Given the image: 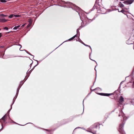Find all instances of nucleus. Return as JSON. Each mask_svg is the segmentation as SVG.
Wrapping results in <instances>:
<instances>
[{"label":"nucleus","instance_id":"4d7b16f0","mask_svg":"<svg viewBox=\"0 0 134 134\" xmlns=\"http://www.w3.org/2000/svg\"><path fill=\"white\" fill-rule=\"evenodd\" d=\"M83 129V130H85V129Z\"/></svg>","mask_w":134,"mask_h":134},{"label":"nucleus","instance_id":"7c9ffc66","mask_svg":"<svg viewBox=\"0 0 134 134\" xmlns=\"http://www.w3.org/2000/svg\"><path fill=\"white\" fill-rule=\"evenodd\" d=\"M1 124H2V128L0 130V131L2 130L3 128V124H2V123H1Z\"/></svg>","mask_w":134,"mask_h":134},{"label":"nucleus","instance_id":"f8f14e48","mask_svg":"<svg viewBox=\"0 0 134 134\" xmlns=\"http://www.w3.org/2000/svg\"><path fill=\"white\" fill-rule=\"evenodd\" d=\"M17 97V96H16V94L15 97L13 99V103H12V104L11 105H12L13 104Z\"/></svg>","mask_w":134,"mask_h":134},{"label":"nucleus","instance_id":"6e6552de","mask_svg":"<svg viewBox=\"0 0 134 134\" xmlns=\"http://www.w3.org/2000/svg\"><path fill=\"white\" fill-rule=\"evenodd\" d=\"M23 83H23L22 84V85H19V87L17 89V91H16V96H18V93L19 92V91L20 89V88H21V87L22 85L23 84Z\"/></svg>","mask_w":134,"mask_h":134},{"label":"nucleus","instance_id":"09e8293b","mask_svg":"<svg viewBox=\"0 0 134 134\" xmlns=\"http://www.w3.org/2000/svg\"><path fill=\"white\" fill-rule=\"evenodd\" d=\"M90 59H91V60H93V61H94L96 63H97V62H96V61H95V60H92V59H91L90 58Z\"/></svg>","mask_w":134,"mask_h":134},{"label":"nucleus","instance_id":"aec40b11","mask_svg":"<svg viewBox=\"0 0 134 134\" xmlns=\"http://www.w3.org/2000/svg\"><path fill=\"white\" fill-rule=\"evenodd\" d=\"M13 16L14 15L13 14H11L9 16L8 18H12L13 17Z\"/></svg>","mask_w":134,"mask_h":134},{"label":"nucleus","instance_id":"3c124183","mask_svg":"<svg viewBox=\"0 0 134 134\" xmlns=\"http://www.w3.org/2000/svg\"><path fill=\"white\" fill-rule=\"evenodd\" d=\"M8 116V118L11 120V119L9 117V116Z\"/></svg>","mask_w":134,"mask_h":134},{"label":"nucleus","instance_id":"864d4df0","mask_svg":"<svg viewBox=\"0 0 134 134\" xmlns=\"http://www.w3.org/2000/svg\"><path fill=\"white\" fill-rule=\"evenodd\" d=\"M99 5H98V6H96V7H98L97 8H99Z\"/></svg>","mask_w":134,"mask_h":134},{"label":"nucleus","instance_id":"603ef678","mask_svg":"<svg viewBox=\"0 0 134 134\" xmlns=\"http://www.w3.org/2000/svg\"><path fill=\"white\" fill-rule=\"evenodd\" d=\"M8 116V118L11 120V119L9 117V116Z\"/></svg>","mask_w":134,"mask_h":134},{"label":"nucleus","instance_id":"c756f323","mask_svg":"<svg viewBox=\"0 0 134 134\" xmlns=\"http://www.w3.org/2000/svg\"><path fill=\"white\" fill-rule=\"evenodd\" d=\"M97 66V65H96L95 66V68H94V70H95L96 71V79H96V76H97V74H96V67Z\"/></svg>","mask_w":134,"mask_h":134},{"label":"nucleus","instance_id":"bf43d9fd","mask_svg":"<svg viewBox=\"0 0 134 134\" xmlns=\"http://www.w3.org/2000/svg\"><path fill=\"white\" fill-rule=\"evenodd\" d=\"M97 2V0L96 1V3Z\"/></svg>","mask_w":134,"mask_h":134},{"label":"nucleus","instance_id":"79ce46f5","mask_svg":"<svg viewBox=\"0 0 134 134\" xmlns=\"http://www.w3.org/2000/svg\"><path fill=\"white\" fill-rule=\"evenodd\" d=\"M84 100V99L83 100V111H84V104H83Z\"/></svg>","mask_w":134,"mask_h":134},{"label":"nucleus","instance_id":"f257e3e1","mask_svg":"<svg viewBox=\"0 0 134 134\" xmlns=\"http://www.w3.org/2000/svg\"><path fill=\"white\" fill-rule=\"evenodd\" d=\"M62 3L63 4H64V5L63 6L64 7L71 8L75 10L78 13L80 16V19L82 21V22L81 23V26H83V25L84 24V22L83 21H84V19L85 18L83 14H81V16L80 15V12L81 11V9L77 6L69 2H66L64 1H63L62 2Z\"/></svg>","mask_w":134,"mask_h":134},{"label":"nucleus","instance_id":"72a5a7b5","mask_svg":"<svg viewBox=\"0 0 134 134\" xmlns=\"http://www.w3.org/2000/svg\"><path fill=\"white\" fill-rule=\"evenodd\" d=\"M23 51H24L26 52L27 54H29V53L27 51L25 50H24Z\"/></svg>","mask_w":134,"mask_h":134},{"label":"nucleus","instance_id":"7ed1b4c3","mask_svg":"<svg viewBox=\"0 0 134 134\" xmlns=\"http://www.w3.org/2000/svg\"><path fill=\"white\" fill-rule=\"evenodd\" d=\"M99 126L98 129L100 128L99 125L98 123H95L92 125L89 129V130H86L87 132L92 133L93 134H96V132L98 126Z\"/></svg>","mask_w":134,"mask_h":134},{"label":"nucleus","instance_id":"8fccbe9b","mask_svg":"<svg viewBox=\"0 0 134 134\" xmlns=\"http://www.w3.org/2000/svg\"><path fill=\"white\" fill-rule=\"evenodd\" d=\"M29 54V55H31L32 56H34L33 55H32L30 53H29V54Z\"/></svg>","mask_w":134,"mask_h":134},{"label":"nucleus","instance_id":"58836bf2","mask_svg":"<svg viewBox=\"0 0 134 134\" xmlns=\"http://www.w3.org/2000/svg\"><path fill=\"white\" fill-rule=\"evenodd\" d=\"M36 60L37 62V64L36 65H35V66H36L38 65V61L37 60Z\"/></svg>","mask_w":134,"mask_h":134},{"label":"nucleus","instance_id":"39448f33","mask_svg":"<svg viewBox=\"0 0 134 134\" xmlns=\"http://www.w3.org/2000/svg\"><path fill=\"white\" fill-rule=\"evenodd\" d=\"M97 94H98L99 95H100L104 96H109L110 95L113 94V93L109 94V93H98Z\"/></svg>","mask_w":134,"mask_h":134},{"label":"nucleus","instance_id":"c85d7f7f","mask_svg":"<svg viewBox=\"0 0 134 134\" xmlns=\"http://www.w3.org/2000/svg\"><path fill=\"white\" fill-rule=\"evenodd\" d=\"M8 27H5L4 28V30H8Z\"/></svg>","mask_w":134,"mask_h":134},{"label":"nucleus","instance_id":"4c0bfd02","mask_svg":"<svg viewBox=\"0 0 134 134\" xmlns=\"http://www.w3.org/2000/svg\"><path fill=\"white\" fill-rule=\"evenodd\" d=\"M18 45L19 46H20V48H21V44H18ZM20 49H19V50H20V51H21V50H20Z\"/></svg>","mask_w":134,"mask_h":134},{"label":"nucleus","instance_id":"c9c22d12","mask_svg":"<svg viewBox=\"0 0 134 134\" xmlns=\"http://www.w3.org/2000/svg\"><path fill=\"white\" fill-rule=\"evenodd\" d=\"M73 40L71 38L69 39L68 40L69 41H71V40Z\"/></svg>","mask_w":134,"mask_h":134},{"label":"nucleus","instance_id":"a19ab883","mask_svg":"<svg viewBox=\"0 0 134 134\" xmlns=\"http://www.w3.org/2000/svg\"><path fill=\"white\" fill-rule=\"evenodd\" d=\"M44 130H45L47 131H48L49 132H50V131L48 129H44Z\"/></svg>","mask_w":134,"mask_h":134},{"label":"nucleus","instance_id":"a18cd8bd","mask_svg":"<svg viewBox=\"0 0 134 134\" xmlns=\"http://www.w3.org/2000/svg\"><path fill=\"white\" fill-rule=\"evenodd\" d=\"M2 34L1 33H0V38H1L2 36Z\"/></svg>","mask_w":134,"mask_h":134},{"label":"nucleus","instance_id":"f03ea898","mask_svg":"<svg viewBox=\"0 0 134 134\" xmlns=\"http://www.w3.org/2000/svg\"><path fill=\"white\" fill-rule=\"evenodd\" d=\"M119 111L120 113L119 115V116H121L123 118V120L122 124H120V125L118 131L121 134H125L123 130V127L124 125L125 124V121L127 119V118L125 116V114L122 110H119Z\"/></svg>","mask_w":134,"mask_h":134},{"label":"nucleus","instance_id":"e433bc0d","mask_svg":"<svg viewBox=\"0 0 134 134\" xmlns=\"http://www.w3.org/2000/svg\"><path fill=\"white\" fill-rule=\"evenodd\" d=\"M26 24L25 23V24H24L23 25H22L21 26V27H24L25 26V25Z\"/></svg>","mask_w":134,"mask_h":134},{"label":"nucleus","instance_id":"b1692460","mask_svg":"<svg viewBox=\"0 0 134 134\" xmlns=\"http://www.w3.org/2000/svg\"><path fill=\"white\" fill-rule=\"evenodd\" d=\"M85 26V25H83V26H80L79 27V28H78V30H80L83 27V26Z\"/></svg>","mask_w":134,"mask_h":134},{"label":"nucleus","instance_id":"13d9d810","mask_svg":"<svg viewBox=\"0 0 134 134\" xmlns=\"http://www.w3.org/2000/svg\"><path fill=\"white\" fill-rule=\"evenodd\" d=\"M91 53H90V55Z\"/></svg>","mask_w":134,"mask_h":134},{"label":"nucleus","instance_id":"ddd939ff","mask_svg":"<svg viewBox=\"0 0 134 134\" xmlns=\"http://www.w3.org/2000/svg\"><path fill=\"white\" fill-rule=\"evenodd\" d=\"M12 105H11L10 109L8 110V112H7V114H6V115L7 116H8H8H9V113L10 111V110L12 109Z\"/></svg>","mask_w":134,"mask_h":134},{"label":"nucleus","instance_id":"c03bdc74","mask_svg":"<svg viewBox=\"0 0 134 134\" xmlns=\"http://www.w3.org/2000/svg\"><path fill=\"white\" fill-rule=\"evenodd\" d=\"M128 41H127V42H126V43L128 44H132V43H128Z\"/></svg>","mask_w":134,"mask_h":134},{"label":"nucleus","instance_id":"393cba45","mask_svg":"<svg viewBox=\"0 0 134 134\" xmlns=\"http://www.w3.org/2000/svg\"><path fill=\"white\" fill-rule=\"evenodd\" d=\"M118 9V12H121L122 13H123L124 12H125V11L123 9L122 10L120 11H119V10Z\"/></svg>","mask_w":134,"mask_h":134},{"label":"nucleus","instance_id":"bb28decb","mask_svg":"<svg viewBox=\"0 0 134 134\" xmlns=\"http://www.w3.org/2000/svg\"><path fill=\"white\" fill-rule=\"evenodd\" d=\"M79 30H78V29L77 30V34H79V36L80 35V32L79 31Z\"/></svg>","mask_w":134,"mask_h":134},{"label":"nucleus","instance_id":"412c9836","mask_svg":"<svg viewBox=\"0 0 134 134\" xmlns=\"http://www.w3.org/2000/svg\"><path fill=\"white\" fill-rule=\"evenodd\" d=\"M14 16L15 17H19L20 16L19 15L16 14L14 15Z\"/></svg>","mask_w":134,"mask_h":134},{"label":"nucleus","instance_id":"5fc2aeb1","mask_svg":"<svg viewBox=\"0 0 134 134\" xmlns=\"http://www.w3.org/2000/svg\"><path fill=\"white\" fill-rule=\"evenodd\" d=\"M133 49H134V44H133Z\"/></svg>","mask_w":134,"mask_h":134},{"label":"nucleus","instance_id":"680f3d73","mask_svg":"<svg viewBox=\"0 0 134 134\" xmlns=\"http://www.w3.org/2000/svg\"><path fill=\"white\" fill-rule=\"evenodd\" d=\"M0 30H1V29H0Z\"/></svg>","mask_w":134,"mask_h":134},{"label":"nucleus","instance_id":"052dcab7","mask_svg":"<svg viewBox=\"0 0 134 134\" xmlns=\"http://www.w3.org/2000/svg\"><path fill=\"white\" fill-rule=\"evenodd\" d=\"M124 9H126V8H125Z\"/></svg>","mask_w":134,"mask_h":134},{"label":"nucleus","instance_id":"2eb2a0df","mask_svg":"<svg viewBox=\"0 0 134 134\" xmlns=\"http://www.w3.org/2000/svg\"><path fill=\"white\" fill-rule=\"evenodd\" d=\"M11 121H12L11 122H12V123H15V124H18V125H21V126H24V125H25H25H19V124H18L17 123H16V122H15L13 120H12V119H11ZM28 123H27V124H25V125H26V124H28Z\"/></svg>","mask_w":134,"mask_h":134},{"label":"nucleus","instance_id":"f704fd0d","mask_svg":"<svg viewBox=\"0 0 134 134\" xmlns=\"http://www.w3.org/2000/svg\"><path fill=\"white\" fill-rule=\"evenodd\" d=\"M29 76V75H28V76H27V77L26 79H25V80L24 81V82H23L24 83V82H25L27 80V78H28V77Z\"/></svg>","mask_w":134,"mask_h":134},{"label":"nucleus","instance_id":"dca6fc26","mask_svg":"<svg viewBox=\"0 0 134 134\" xmlns=\"http://www.w3.org/2000/svg\"><path fill=\"white\" fill-rule=\"evenodd\" d=\"M21 25H18L17 26H15L14 28H13V30H16L18 28H19L20 26Z\"/></svg>","mask_w":134,"mask_h":134},{"label":"nucleus","instance_id":"6ab92c4d","mask_svg":"<svg viewBox=\"0 0 134 134\" xmlns=\"http://www.w3.org/2000/svg\"><path fill=\"white\" fill-rule=\"evenodd\" d=\"M4 53L3 54L2 53H0V57L1 58H3V56L4 55Z\"/></svg>","mask_w":134,"mask_h":134},{"label":"nucleus","instance_id":"9d476101","mask_svg":"<svg viewBox=\"0 0 134 134\" xmlns=\"http://www.w3.org/2000/svg\"><path fill=\"white\" fill-rule=\"evenodd\" d=\"M7 21V20L5 19H0V22H4Z\"/></svg>","mask_w":134,"mask_h":134},{"label":"nucleus","instance_id":"a211bd4d","mask_svg":"<svg viewBox=\"0 0 134 134\" xmlns=\"http://www.w3.org/2000/svg\"><path fill=\"white\" fill-rule=\"evenodd\" d=\"M29 24H28L27 25V27H30V25H31V23H32V22L31 21H29Z\"/></svg>","mask_w":134,"mask_h":134},{"label":"nucleus","instance_id":"4468645a","mask_svg":"<svg viewBox=\"0 0 134 134\" xmlns=\"http://www.w3.org/2000/svg\"><path fill=\"white\" fill-rule=\"evenodd\" d=\"M36 66H35V65L33 67V68L29 72H28V71L27 72V74L29 72V74L31 73V72L32 71L34 70V69L35 67Z\"/></svg>","mask_w":134,"mask_h":134},{"label":"nucleus","instance_id":"473e14b6","mask_svg":"<svg viewBox=\"0 0 134 134\" xmlns=\"http://www.w3.org/2000/svg\"><path fill=\"white\" fill-rule=\"evenodd\" d=\"M95 88V89H93V90H92L91 89V88H90V90H91V91H94L95 90H96V89H97V88Z\"/></svg>","mask_w":134,"mask_h":134},{"label":"nucleus","instance_id":"2f4dec72","mask_svg":"<svg viewBox=\"0 0 134 134\" xmlns=\"http://www.w3.org/2000/svg\"><path fill=\"white\" fill-rule=\"evenodd\" d=\"M67 40H66V41L62 43L61 44H60L59 46H58V47H57V48H56L55 49V50L57 48H58V47L59 46H60V45H61L63 43H64V42H66Z\"/></svg>","mask_w":134,"mask_h":134},{"label":"nucleus","instance_id":"20e7f679","mask_svg":"<svg viewBox=\"0 0 134 134\" xmlns=\"http://www.w3.org/2000/svg\"><path fill=\"white\" fill-rule=\"evenodd\" d=\"M133 2V0H127L123 2L125 4L128 5L132 4Z\"/></svg>","mask_w":134,"mask_h":134},{"label":"nucleus","instance_id":"0eeeda50","mask_svg":"<svg viewBox=\"0 0 134 134\" xmlns=\"http://www.w3.org/2000/svg\"><path fill=\"white\" fill-rule=\"evenodd\" d=\"M79 41L80 42H81V43L84 46H87V47H89L91 49V51H92V49H91V46H89L88 45L85 44V43H84L80 39H79Z\"/></svg>","mask_w":134,"mask_h":134},{"label":"nucleus","instance_id":"6e6d98bb","mask_svg":"<svg viewBox=\"0 0 134 134\" xmlns=\"http://www.w3.org/2000/svg\"><path fill=\"white\" fill-rule=\"evenodd\" d=\"M121 83H122V82H121L120 83V85H121Z\"/></svg>","mask_w":134,"mask_h":134},{"label":"nucleus","instance_id":"de8ad7c7","mask_svg":"<svg viewBox=\"0 0 134 134\" xmlns=\"http://www.w3.org/2000/svg\"><path fill=\"white\" fill-rule=\"evenodd\" d=\"M0 47L2 48H3L4 47V46H0Z\"/></svg>","mask_w":134,"mask_h":134},{"label":"nucleus","instance_id":"ea45409f","mask_svg":"<svg viewBox=\"0 0 134 134\" xmlns=\"http://www.w3.org/2000/svg\"><path fill=\"white\" fill-rule=\"evenodd\" d=\"M132 87L133 88H134V81L133 82V84H132Z\"/></svg>","mask_w":134,"mask_h":134},{"label":"nucleus","instance_id":"4be33fe9","mask_svg":"<svg viewBox=\"0 0 134 134\" xmlns=\"http://www.w3.org/2000/svg\"><path fill=\"white\" fill-rule=\"evenodd\" d=\"M0 1L2 3H6L7 1L5 0H0Z\"/></svg>","mask_w":134,"mask_h":134},{"label":"nucleus","instance_id":"1a4fd4ad","mask_svg":"<svg viewBox=\"0 0 134 134\" xmlns=\"http://www.w3.org/2000/svg\"><path fill=\"white\" fill-rule=\"evenodd\" d=\"M124 98L122 96H120L119 99V102L120 103H122L124 101Z\"/></svg>","mask_w":134,"mask_h":134},{"label":"nucleus","instance_id":"f3484780","mask_svg":"<svg viewBox=\"0 0 134 134\" xmlns=\"http://www.w3.org/2000/svg\"><path fill=\"white\" fill-rule=\"evenodd\" d=\"M95 18L96 17H94L92 19H89L88 18H87V20H89V21H90V22H91V21H93V20H94L95 19Z\"/></svg>","mask_w":134,"mask_h":134},{"label":"nucleus","instance_id":"5701e85b","mask_svg":"<svg viewBox=\"0 0 134 134\" xmlns=\"http://www.w3.org/2000/svg\"><path fill=\"white\" fill-rule=\"evenodd\" d=\"M1 16H3V17H5L7 16V15H5L3 14H1L0 15Z\"/></svg>","mask_w":134,"mask_h":134},{"label":"nucleus","instance_id":"49530a36","mask_svg":"<svg viewBox=\"0 0 134 134\" xmlns=\"http://www.w3.org/2000/svg\"><path fill=\"white\" fill-rule=\"evenodd\" d=\"M23 81H21L20 82V85H21H21H22V84L23 83H22V82H23Z\"/></svg>","mask_w":134,"mask_h":134},{"label":"nucleus","instance_id":"9b49d317","mask_svg":"<svg viewBox=\"0 0 134 134\" xmlns=\"http://www.w3.org/2000/svg\"><path fill=\"white\" fill-rule=\"evenodd\" d=\"M119 5L120 7L121 8H122L124 7V5L122 4L121 2H120Z\"/></svg>","mask_w":134,"mask_h":134},{"label":"nucleus","instance_id":"37998d69","mask_svg":"<svg viewBox=\"0 0 134 134\" xmlns=\"http://www.w3.org/2000/svg\"><path fill=\"white\" fill-rule=\"evenodd\" d=\"M77 128H80V129H82V128L81 127H76V128H75V129H77Z\"/></svg>","mask_w":134,"mask_h":134},{"label":"nucleus","instance_id":"423d86ee","mask_svg":"<svg viewBox=\"0 0 134 134\" xmlns=\"http://www.w3.org/2000/svg\"><path fill=\"white\" fill-rule=\"evenodd\" d=\"M7 117V116L6 115V114H5L2 118L1 119V120H3V123H5L6 120V119Z\"/></svg>","mask_w":134,"mask_h":134},{"label":"nucleus","instance_id":"cd10ccee","mask_svg":"<svg viewBox=\"0 0 134 134\" xmlns=\"http://www.w3.org/2000/svg\"><path fill=\"white\" fill-rule=\"evenodd\" d=\"M95 5L93 6V8L91 10V11L93 10L94 9H95Z\"/></svg>","mask_w":134,"mask_h":134},{"label":"nucleus","instance_id":"a878e982","mask_svg":"<svg viewBox=\"0 0 134 134\" xmlns=\"http://www.w3.org/2000/svg\"><path fill=\"white\" fill-rule=\"evenodd\" d=\"M77 35H75L74 36L72 37H71V38L73 40L76 37H77Z\"/></svg>","mask_w":134,"mask_h":134}]
</instances>
